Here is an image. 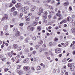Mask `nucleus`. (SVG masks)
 Returning <instances> with one entry per match:
<instances>
[{
	"label": "nucleus",
	"mask_w": 75,
	"mask_h": 75,
	"mask_svg": "<svg viewBox=\"0 0 75 75\" xmlns=\"http://www.w3.org/2000/svg\"><path fill=\"white\" fill-rule=\"evenodd\" d=\"M32 40H33V41H36V37L35 36H34L32 38Z\"/></svg>",
	"instance_id": "obj_29"
},
{
	"label": "nucleus",
	"mask_w": 75,
	"mask_h": 75,
	"mask_svg": "<svg viewBox=\"0 0 75 75\" xmlns=\"http://www.w3.org/2000/svg\"><path fill=\"white\" fill-rule=\"evenodd\" d=\"M43 51H45V49L44 48H40L39 49V52H41Z\"/></svg>",
	"instance_id": "obj_15"
},
{
	"label": "nucleus",
	"mask_w": 75,
	"mask_h": 75,
	"mask_svg": "<svg viewBox=\"0 0 75 75\" xmlns=\"http://www.w3.org/2000/svg\"><path fill=\"white\" fill-rule=\"evenodd\" d=\"M71 31L72 33H75V28L74 27H72V28L71 29Z\"/></svg>",
	"instance_id": "obj_19"
},
{
	"label": "nucleus",
	"mask_w": 75,
	"mask_h": 75,
	"mask_svg": "<svg viewBox=\"0 0 75 75\" xmlns=\"http://www.w3.org/2000/svg\"><path fill=\"white\" fill-rule=\"evenodd\" d=\"M69 4V2L68 1H67L64 3L63 4V5L64 6H67Z\"/></svg>",
	"instance_id": "obj_7"
},
{
	"label": "nucleus",
	"mask_w": 75,
	"mask_h": 75,
	"mask_svg": "<svg viewBox=\"0 0 75 75\" xmlns=\"http://www.w3.org/2000/svg\"><path fill=\"white\" fill-rule=\"evenodd\" d=\"M36 53V52L35 51H34L33 52V54H34V55H35Z\"/></svg>",
	"instance_id": "obj_62"
},
{
	"label": "nucleus",
	"mask_w": 75,
	"mask_h": 75,
	"mask_svg": "<svg viewBox=\"0 0 75 75\" xmlns=\"http://www.w3.org/2000/svg\"><path fill=\"white\" fill-rule=\"evenodd\" d=\"M71 18L70 16H69L67 18V21H69L70 20H71Z\"/></svg>",
	"instance_id": "obj_26"
},
{
	"label": "nucleus",
	"mask_w": 75,
	"mask_h": 75,
	"mask_svg": "<svg viewBox=\"0 0 75 75\" xmlns=\"http://www.w3.org/2000/svg\"><path fill=\"white\" fill-rule=\"evenodd\" d=\"M25 42H28V39L27 38L25 40Z\"/></svg>",
	"instance_id": "obj_32"
},
{
	"label": "nucleus",
	"mask_w": 75,
	"mask_h": 75,
	"mask_svg": "<svg viewBox=\"0 0 75 75\" xmlns=\"http://www.w3.org/2000/svg\"><path fill=\"white\" fill-rule=\"evenodd\" d=\"M7 28H8V25H6L4 27V30H6Z\"/></svg>",
	"instance_id": "obj_24"
},
{
	"label": "nucleus",
	"mask_w": 75,
	"mask_h": 75,
	"mask_svg": "<svg viewBox=\"0 0 75 75\" xmlns=\"http://www.w3.org/2000/svg\"><path fill=\"white\" fill-rule=\"evenodd\" d=\"M38 23L37 22H36V21H34L33 23V26H35Z\"/></svg>",
	"instance_id": "obj_18"
},
{
	"label": "nucleus",
	"mask_w": 75,
	"mask_h": 75,
	"mask_svg": "<svg viewBox=\"0 0 75 75\" xmlns=\"http://www.w3.org/2000/svg\"><path fill=\"white\" fill-rule=\"evenodd\" d=\"M55 52L56 54H59L61 52V49L60 48L57 49L55 50Z\"/></svg>",
	"instance_id": "obj_3"
},
{
	"label": "nucleus",
	"mask_w": 75,
	"mask_h": 75,
	"mask_svg": "<svg viewBox=\"0 0 75 75\" xmlns=\"http://www.w3.org/2000/svg\"><path fill=\"white\" fill-rule=\"evenodd\" d=\"M43 12V9H42V7H40L39 8V12L40 13H42Z\"/></svg>",
	"instance_id": "obj_20"
},
{
	"label": "nucleus",
	"mask_w": 75,
	"mask_h": 75,
	"mask_svg": "<svg viewBox=\"0 0 75 75\" xmlns=\"http://www.w3.org/2000/svg\"><path fill=\"white\" fill-rule=\"evenodd\" d=\"M22 16H23V13H21L19 14V17H20V18H21V17H22Z\"/></svg>",
	"instance_id": "obj_35"
},
{
	"label": "nucleus",
	"mask_w": 75,
	"mask_h": 75,
	"mask_svg": "<svg viewBox=\"0 0 75 75\" xmlns=\"http://www.w3.org/2000/svg\"><path fill=\"white\" fill-rule=\"evenodd\" d=\"M23 69L25 71H27V70H29L30 69V68L28 66H24L23 67Z\"/></svg>",
	"instance_id": "obj_5"
},
{
	"label": "nucleus",
	"mask_w": 75,
	"mask_h": 75,
	"mask_svg": "<svg viewBox=\"0 0 75 75\" xmlns=\"http://www.w3.org/2000/svg\"><path fill=\"white\" fill-rule=\"evenodd\" d=\"M43 47H46V45H45V44L44 43L42 45Z\"/></svg>",
	"instance_id": "obj_57"
},
{
	"label": "nucleus",
	"mask_w": 75,
	"mask_h": 75,
	"mask_svg": "<svg viewBox=\"0 0 75 75\" xmlns=\"http://www.w3.org/2000/svg\"><path fill=\"white\" fill-rule=\"evenodd\" d=\"M13 47L14 48V49H17V48H18V45H17V44H15L13 45Z\"/></svg>",
	"instance_id": "obj_10"
},
{
	"label": "nucleus",
	"mask_w": 75,
	"mask_h": 75,
	"mask_svg": "<svg viewBox=\"0 0 75 75\" xmlns=\"http://www.w3.org/2000/svg\"><path fill=\"white\" fill-rule=\"evenodd\" d=\"M11 60H13V62H14V57H12L11 59Z\"/></svg>",
	"instance_id": "obj_61"
},
{
	"label": "nucleus",
	"mask_w": 75,
	"mask_h": 75,
	"mask_svg": "<svg viewBox=\"0 0 75 75\" xmlns=\"http://www.w3.org/2000/svg\"><path fill=\"white\" fill-rule=\"evenodd\" d=\"M15 35L16 37H18L20 35V32L18 31H17L15 33Z\"/></svg>",
	"instance_id": "obj_6"
},
{
	"label": "nucleus",
	"mask_w": 75,
	"mask_h": 75,
	"mask_svg": "<svg viewBox=\"0 0 75 75\" xmlns=\"http://www.w3.org/2000/svg\"><path fill=\"white\" fill-rule=\"evenodd\" d=\"M8 16L7 14H5L4 16L2 18L1 21H3V20H6L8 19Z\"/></svg>",
	"instance_id": "obj_2"
},
{
	"label": "nucleus",
	"mask_w": 75,
	"mask_h": 75,
	"mask_svg": "<svg viewBox=\"0 0 75 75\" xmlns=\"http://www.w3.org/2000/svg\"><path fill=\"white\" fill-rule=\"evenodd\" d=\"M21 11L22 12H24V11H26V10L25 9L24 7H23L21 8Z\"/></svg>",
	"instance_id": "obj_17"
},
{
	"label": "nucleus",
	"mask_w": 75,
	"mask_h": 75,
	"mask_svg": "<svg viewBox=\"0 0 75 75\" xmlns=\"http://www.w3.org/2000/svg\"><path fill=\"white\" fill-rule=\"evenodd\" d=\"M17 72L18 73L19 75H22V74H23V71L22 70L18 71Z\"/></svg>",
	"instance_id": "obj_14"
},
{
	"label": "nucleus",
	"mask_w": 75,
	"mask_h": 75,
	"mask_svg": "<svg viewBox=\"0 0 75 75\" xmlns=\"http://www.w3.org/2000/svg\"><path fill=\"white\" fill-rule=\"evenodd\" d=\"M51 17H52V16H51V15H49L48 16V18H50H50H51Z\"/></svg>",
	"instance_id": "obj_63"
},
{
	"label": "nucleus",
	"mask_w": 75,
	"mask_h": 75,
	"mask_svg": "<svg viewBox=\"0 0 75 75\" xmlns=\"http://www.w3.org/2000/svg\"><path fill=\"white\" fill-rule=\"evenodd\" d=\"M30 50L31 51H33V50H34L33 48L31 47L30 48Z\"/></svg>",
	"instance_id": "obj_60"
},
{
	"label": "nucleus",
	"mask_w": 75,
	"mask_h": 75,
	"mask_svg": "<svg viewBox=\"0 0 75 75\" xmlns=\"http://www.w3.org/2000/svg\"><path fill=\"white\" fill-rule=\"evenodd\" d=\"M10 64H11V63L10 62H6V64L7 65H10Z\"/></svg>",
	"instance_id": "obj_53"
},
{
	"label": "nucleus",
	"mask_w": 75,
	"mask_h": 75,
	"mask_svg": "<svg viewBox=\"0 0 75 75\" xmlns=\"http://www.w3.org/2000/svg\"><path fill=\"white\" fill-rule=\"evenodd\" d=\"M13 55H16L17 54L16 53H14V52L13 51H12L11 52V54L10 53H8V55L10 57H12V54Z\"/></svg>",
	"instance_id": "obj_4"
},
{
	"label": "nucleus",
	"mask_w": 75,
	"mask_h": 75,
	"mask_svg": "<svg viewBox=\"0 0 75 75\" xmlns=\"http://www.w3.org/2000/svg\"><path fill=\"white\" fill-rule=\"evenodd\" d=\"M32 15V13H30L28 14V16H29V17L30 16H31Z\"/></svg>",
	"instance_id": "obj_58"
},
{
	"label": "nucleus",
	"mask_w": 75,
	"mask_h": 75,
	"mask_svg": "<svg viewBox=\"0 0 75 75\" xmlns=\"http://www.w3.org/2000/svg\"><path fill=\"white\" fill-rule=\"evenodd\" d=\"M49 7L51 10H53V7L52 6H49Z\"/></svg>",
	"instance_id": "obj_31"
},
{
	"label": "nucleus",
	"mask_w": 75,
	"mask_h": 75,
	"mask_svg": "<svg viewBox=\"0 0 75 75\" xmlns=\"http://www.w3.org/2000/svg\"><path fill=\"white\" fill-rule=\"evenodd\" d=\"M29 59L28 58H27L26 59H25L24 60L23 62L24 63H27V61H28Z\"/></svg>",
	"instance_id": "obj_22"
},
{
	"label": "nucleus",
	"mask_w": 75,
	"mask_h": 75,
	"mask_svg": "<svg viewBox=\"0 0 75 75\" xmlns=\"http://www.w3.org/2000/svg\"><path fill=\"white\" fill-rule=\"evenodd\" d=\"M30 30H31V31H34V28L33 27H31Z\"/></svg>",
	"instance_id": "obj_40"
},
{
	"label": "nucleus",
	"mask_w": 75,
	"mask_h": 75,
	"mask_svg": "<svg viewBox=\"0 0 75 75\" xmlns=\"http://www.w3.org/2000/svg\"><path fill=\"white\" fill-rule=\"evenodd\" d=\"M21 50V47H19L18 48V51H20Z\"/></svg>",
	"instance_id": "obj_46"
},
{
	"label": "nucleus",
	"mask_w": 75,
	"mask_h": 75,
	"mask_svg": "<svg viewBox=\"0 0 75 75\" xmlns=\"http://www.w3.org/2000/svg\"><path fill=\"white\" fill-rule=\"evenodd\" d=\"M37 29L38 31H40L41 30V27L40 26H39L37 27Z\"/></svg>",
	"instance_id": "obj_23"
},
{
	"label": "nucleus",
	"mask_w": 75,
	"mask_h": 75,
	"mask_svg": "<svg viewBox=\"0 0 75 75\" xmlns=\"http://www.w3.org/2000/svg\"><path fill=\"white\" fill-rule=\"evenodd\" d=\"M66 61H67V59L65 58L62 60V62H65Z\"/></svg>",
	"instance_id": "obj_39"
},
{
	"label": "nucleus",
	"mask_w": 75,
	"mask_h": 75,
	"mask_svg": "<svg viewBox=\"0 0 75 75\" xmlns=\"http://www.w3.org/2000/svg\"><path fill=\"white\" fill-rule=\"evenodd\" d=\"M12 2L13 4H15V3H16V1L15 0H13L12 1Z\"/></svg>",
	"instance_id": "obj_37"
},
{
	"label": "nucleus",
	"mask_w": 75,
	"mask_h": 75,
	"mask_svg": "<svg viewBox=\"0 0 75 75\" xmlns=\"http://www.w3.org/2000/svg\"><path fill=\"white\" fill-rule=\"evenodd\" d=\"M6 57H4V58H2L1 59V60L2 61H6Z\"/></svg>",
	"instance_id": "obj_25"
},
{
	"label": "nucleus",
	"mask_w": 75,
	"mask_h": 75,
	"mask_svg": "<svg viewBox=\"0 0 75 75\" xmlns=\"http://www.w3.org/2000/svg\"><path fill=\"white\" fill-rule=\"evenodd\" d=\"M35 20L36 21H38V20H39V17L37 16L35 17Z\"/></svg>",
	"instance_id": "obj_28"
},
{
	"label": "nucleus",
	"mask_w": 75,
	"mask_h": 75,
	"mask_svg": "<svg viewBox=\"0 0 75 75\" xmlns=\"http://www.w3.org/2000/svg\"><path fill=\"white\" fill-rule=\"evenodd\" d=\"M1 35H2V36L3 35V32L2 31H1Z\"/></svg>",
	"instance_id": "obj_64"
},
{
	"label": "nucleus",
	"mask_w": 75,
	"mask_h": 75,
	"mask_svg": "<svg viewBox=\"0 0 75 75\" xmlns=\"http://www.w3.org/2000/svg\"><path fill=\"white\" fill-rule=\"evenodd\" d=\"M49 46H50V47L52 46L53 45L52 43V42H49Z\"/></svg>",
	"instance_id": "obj_34"
},
{
	"label": "nucleus",
	"mask_w": 75,
	"mask_h": 75,
	"mask_svg": "<svg viewBox=\"0 0 75 75\" xmlns=\"http://www.w3.org/2000/svg\"><path fill=\"white\" fill-rule=\"evenodd\" d=\"M21 68V65H18L17 66V69H20Z\"/></svg>",
	"instance_id": "obj_36"
},
{
	"label": "nucleus",
	"mask_w": 75,
	"mask_h": 75,
	"mask_svg": "<svg viewBox=\"0 0 75 75\" xmlns=\"http://www.w3.org/2000/svg\"><path fill=\"white\" fill-rule=\"evenodd\" d=\"M54 40L56 42L58 41V38H56Z\"/></svg>",
	"instance_id": "obj_51"
},
{
	"label": "nucleus",
	"mask_w": 75,
	"mask_h": 75,
	"mask_svg": "<svg viewBox=\"0 0 75 75\" xmlns=\"http://www.w3.org/2000/svg\"><path fill=\"white\" fill-rule=\"evenodd\" d=\"M15 6L17 8H19L21 6V4L18 3Z\"/></svg>",
	"instance_id": "obj_11"
},
{
	"label": "nucleus",
	"mask_w": 75,
	"mask_h": 75,
	"mask_svg": "<svg viewBox=\"0 0 75 75\" xmlns=\"http://www.w3.org/2000/svg\"><path fill=\"white\" fill-rule=\"evenodd\" d=\"M4 71L5 72H7V71H8V69H5Z\"/></svg>",
	"instance_id": "obj_55"
},
{
	"label": "nucleus",
	"mask_w": 75,
	"mask_h": 75,
	"mask_svg": "<svg viewBox=\"0 0 75 75\" xmlns=\"http://www.w3.org/2000/svg\"><path fill=\"white\" fill-rule=\"evenodd\" d=\"M28 57H30L32 55V53H28Z\"/></svg>",
	"instance_id": "obj_30"
},
{
	"label": "nucleus",
	"mask_w": 75,
	"mask_h": 75,
	"mask_svg": "<svg viewBox=\"0 0 75 75\" xmlns=\"http://www.w3.org/2000/svg\"><path fill=\"white\" fill-rule=\"evenodd\" d=\"M30 3V1H28L25 3V4H28V5H30V3Z\"/></svg>",
	"instance_id": "obj_49"
},
{
	"label": "nucleus",
	"mask_w": 75,
	"mask_h": 75,
	"mask_svg": "<svg viewBox=\"0 0 75 75\" xmlns=\"http://www.w3.org/2000/svg\"><path fill=\"white\" fill-rule=\"evenodd\" d=\"M25 8V9L26 10H29V8H30L27 6H25V7H24Z\"/></svg>",
	"instance_id": "obj_27"
},
{
	"label": "nucleus",
	"mask_w": 75,
	"mask_h": 75,
	"mask_svg": "<svg viewBox=\"0 0 75 75\" xmlns=\"http://www.w3.org/2000/svg\"><path fill=\"white\" fill-rule=\"evenodd\" d=\"M21 59H18V60L17 62L16 63V64H17V63H18L19 62H20V61H21Z\"/></svg>",
	"instance_id": "obj_50"
},
{
	"label": "nucleus",
	"mask_w": 75,
	"mask_h": 75,
	"mask_svg": "<svg viewBox=\"0 0 75 75\" xmlns=\"http://www.w3.org/2000/svg\"><path fill=\"white\" fill-rule=\"evenodd\" d=\"M19 54L20 55H23V52H22V51H21L19 52Z\"/></svg>",
	"instance_id": "obj_59"
},
{
	"label": "nucleus",
	"mask_w": 75,
	"mask_h": 75,
	"mask_svg": "<svg viewBox=\"0 0 75 75\" xmlns=\"http://www.w3.org/2000/svg\"><path fill=\"white\" fill-rule=\"evenodd\" d=\"M11 21H12V23H14V22H15V21H16V20H15V19H12Z\"/></svg>",
	"instance_id": "obj_54"
},
{
	"label": "nucleus",
	"mask_w": 75,
	"mask_h": 75,
	"mask_svg": "<svg viewBox=\"0 0 75 75\" xmlns=\"http://www.w3.org/2000/svg\"><path fill=\"white\" fill-rule=\"evenodd\" d=\"M43 43H44L43 41L41 40H39L38 42V44L40 45H42Z\"/></svg>",
	"instance_id": "obj_13"
},
{
	"label": "nucleus",
	"mask_w": 75,
	"mask_h": 75,
	"mask_svg": "<svg viewBox=\"0 0 75 75\" xmlns=\"http://www.w3.org/2000/svg\"><path fill=\"white\" fill-rule=\"evenodd\" d=\"M18 13V12H17V11H15L13 13V15L15 16H16L17 14Z\"/></svg>",
	"instance_id": "obj_21"
},
{
	"label": "nucleus",
	"mask_w": 75,
	"mask_h": 75,
	"mask_svg": "<svg viewBox=\"0 0 75 75\" xmlns=\"http://www.w3.org/2000/svg\"><path fill=\"white\" fill-rule=\"evenodd\" d=\"M68 42H66L65 44V47H67V46H68Z\"/></svg>",
	"instance_id": "obj_56"
},
{
	"label": "nucleus",
	"mask_w": 75,
	"mask_h": 75,
	"mask_svg": "<svg viewBox=\"0 0 75 75\" xmlns=\"http://www.w3.org/2000/svg\"><path fill=\"white\" fill-rule=\"evenodd\" d=\"M20 40H23V39H24V37H23V36H20V38H19Z\"/></svg>",
	"instance_id": "obj_33"
},
{
	"label": "nucleus",
	"mask_w": 75,
	"mask_h": 75,
	"mask_svg": "<svg viewBox=\"0 0 75 75\" xmlns=\"http://www.w3.org/2000/svg\"><path fill=\"white\" fill-rule=\"evenodd\" d=\"M23 25H24V23H20L19 24V26H20L21 27L23 26Z\"/></svg>",
	"instance_id": "obj_44"
},
{
	"label": "nucleus",
	"mask_w": 75,
	"mask_h": 75,
	"mask_svg": "<svg viewBox=\"0 0 75 75\" xmlns=\"http://www.w3.org/2000/svg\"><path fill=\"white\" fill-rule=\"evenodd\" d=\"M31 69L32 70V71H35V69H34V68L33 66H32V67L31 68Z\"/></svg>",
	"instance_id": "obj_43"
},
{
	"label": "nucleus",
	"mask_w": 75,
	"mask_h": 75,
	"mask_svg": "<svg viewBox=\"0 0 75 75\" xmlns=\"http://www.w3.org/2000/svg\"><path fill=\"white\" fill-rule=\"evenodd\" d=\"M57 16H58V17H61L62 16V15H61V14H59V13H57Z\"/></svg>",
	"instance_id": "obj_47"
},
{
	"label": "nucleus",
	"mask_w": 75,
	"mask_h": 75,
	"mask_svg": "<svg viewBox=\"0 0 75 75\" xmlns=\"http://www.w3.org/2000/svg\"><path fill=\"white\" fill-rule=\"evenodd\" d=\"M25 18L26 21H30V18L28 16H25Z\"/></svg>",
	"instance_id": "obj_12"
},
{
	"label": "nucleus",
	"mask_w": 75,
	"mask_h": 75,
	"mask_svg": "<svg viewBox=\"0 0 75 75\" xmlns=\"http://www.w3.org/2000/svg\"><path fill=\"white\" fill-rule=\"evenodd\" d=\"M72 66V64H68V67H71Z\"/></svg>",
	"instance_id": "obj_52"
},
{
	"label": "nucleus",
	"mask_w": 75,
	"mask_h": 75,
	"mask_svg": "<svg viewBox=\"0 0 75 75\" xmlns=\"http://www.w3.org/2000/svg\"><path fill=\"white\" fill-rule=\"evenodd\" d=\"M44 14L43 16V18L44 20H45L47 18V14H48V12L46 11H44L43 12Z\"/></svg>",
	"instance_id": "obj_1"
},
{
	"label": "nucleus",
	"mask_w": 75,
	"mask_h": 75,
	"mask_svg": "<svg viewBox=\"0 0 75 75\" xmlns=\"http://www.w3.org/2000/svg\"><path fill=\"white\" fill-rule=\"evenodd\" d=\"M15 10H16V8L14 7H13L10 10V11L11 12H13Z\"/></svg>",
	"instance_id": "obj_16"
},
{
	"label": "nucleus",
	"mask_w": 75,
	"mask_h": 75,
	"mask_svg": "<svg viewBox=\"0 0 75 75\" xmlns=\"http://www.w3.org/2000/svg\"><path fill=\"white\" fill-rule=\"evenodd\" d=\"M37 38H38V39H41V36H37Z\"/></svg>",
	"instance_id": "obj_42"
},
{
	"label": "nucleus",
	"mask_w": 75,
	"mask_h": 75,
	"mask_svg": "<svg viewBox=\"0 0 75 75\" xmlns=\"http://www.w3.org/2000/svg\"><path fill=\"white\" fill-rule=\"evenodd\" d=\"M28 30H29V31H30V30H31V27L28 26Z\"/></svg>",
	"instance_id": "obj_45"
},
{
	"label": "nucleus",
	"mask_w": 75,
	"mask_h": 75,
	"mask_svg": "<svg viewBox=\"0 0 75 75\" xmlns=\"http://www.w3.org/2000/svg\"><path fill=\"white\" fill-rule=\"evenodd\" d=\"M57 72V69H54L53 70V72L54 73H56V72Z\"/></svg>",
	"instance_id": "obj_48"
},
{
	"label": "nucleus",
	"mask_w": 75,
	"mask_h": 75,
	"mask_svg": "<svg viewBox=\"0 0 75 75\" xmlns=\"http://www.w3.org/2000/svg\"><path fill=\"white\" fill-rule=\"evenodd\" d=\"M69 11H71L72 10V7L71 6H70L69 8Z\"/></svg>",
	"instance_id": "obj_41"
},
{
	"label": "nucleus",
	"mask_w": 75,
	"mask_h": 75,
	"mask_svg": "<svg viewBox=\"0 0 75 75\" xmlns=\"http://www.w3.org/2000/svg\"><path fill=\"white\" fill-rule=\"evenodd\" d=\"M41 69V67L40 66H38L37 67V69H38V70H40Z\"/></svg>",
	"instance_id": "obj_38"
},
{
	"label": "nucleus",
	"mask_w": 75,
	"mask_h": 75,
	"mask_svg": "<svg viewBox=\"0 0 75 75\" xmlns=\"http://www.w3.org/2000/svg\"><path fill=\"white\" fill-rule=\"evenodd\" d=\"M71 71H74L75 70V66H72L70 68Z\"/></svg>",
	"instance_id": "obj_9"
},
{
	"label": "nucleus",
	"mask_w": 75,
	"mask_h": 75,
	"mask_svg": "<svg viewBox=\"0 0 75 75\" xmlns=\"http://www.w3.org/2000/svg\"><path fill=\"white\" fill-rule=\"evenodd\" d=\"M31 9H30V11H34L35 10V9L36 8V7L34 6H32V7L31 8Z\"/></svg>",
	"instance_id": "obj_8"
}]
</instances>
